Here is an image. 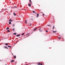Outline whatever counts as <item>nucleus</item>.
I'll return each mask as SVG.
<instances>
[{
    "mask_svg": "<svg viewBox=\"0 0 65 65\" xmlns=\"http://www.w3.org/2000/svg\"><path fill=\"white\" fill-rule=\"evenodd\" d=\"M14 60H13L11 61V62H14Z\"/></svg>",
    "mask_w": 65,
    "mask_h": 65,
    "instance_id": "nucleus-3",
    "label": "nucleus"
},
{
    "mask_svg": "<svg viewBox=\"0 0 65 65\" xmlns=\"http://www.w3.org/2000/svg\"><path fill=\"white\" fill-rule=\"evenodd\" d=\"M27 35H29V34H27Z\"/></svg>",
    "mask_w": 65,
    "mask_h": 65,
    "instance_id": "nucleus-33",
    "label": "nucleus"
},
{
    "mask_svg": "<svg viewBox=\"0 0 65 65\" xmlns=\"http://www.w3.org/2000/svg\"><path fill=\"white\" fill-rule=\"evenodd\" d=\"M32 12H33V13H35V11H32Z\"/></svg>",
    "mask_w": 65,
    "mask_h": 65,
    "instance_id": "nucleus-21",
    "label": "nucleus"
},
{
    "mask_svg": "<svg viewBox=\"0 0 65 65\" xmlns=\"http://www.w3.org/2000/svg\"><path fill=\"white\" fill-rule=\"evenodd\" d=\"M47 26H51V25H48Z\"/></svg>",
    "mask_w": 65,
    "mask_h": 65,
    "instance_id": "nucleus-24",
    "label": "nucleus"
},
{
    "mask_svg": "<svg viewBox=\"0 0 65 65\" xmlns=\"http://www.w3.org/2000/svg\"><path fill=\"white\" fill-rule=\"evenodd\" d=\"M37 18H38V17H39V14H38V13L37 14Z\"/></svg>",
    "mask_w": 65,
    "mask_h": 65,
    "instance_id": "nucleus-2",
    "label": "nucleus"
},
{
    "mask_svg": "<svg viewBox=\"0 0 65 65\" xmlns=\"http://www.w3.org/2000/svg\"><path fill=\"white\" fill-rule=\"evenodd\" d=\"M25 35V34L23 33V34H22V36H23V35Z\"/></svg>",
    "mask_w": 65,
    "mask_h": 65,
    "instance_id": "nucleus-10",
    "label": "nucleus"
},
{
    "mask_svg": "<svg viewBox=\"0 0 65 65\" xmlns=\"http://www.w3.org/2000/svg\"><path fill=\"white\" fill-rule=\"evenodd\" d=\"M13 14L15 16V15H16V14L15 13H13Z\"/></svg>",
    "mask_w": 65,
    "mask_h": 65,
    "instance_id": "nucleus-6",
    "label": "nucleus"
},
{
    "mask_svg": "<svg viewBox=\"0 0 65 65\" xmlns=\"http://www.w3.org/2000/svg\"><path fill=\"white\" fill-rule=\"evenodd\" d=\"M12 30H13V31H14V28H13V29H12Z\"/></svg>",
    "mask_w": 65,
    "mask_h": 65,
    "instance_id": "nucleus-12",
    "label": "nucleus"
},
{
    "mask_svg": "<svg viewBox=\"0 0 65 65\" xmlns=\"http://www.w3.org/2000/svg\"><path fill=\"white\" fill-rule=\"evenodd\" d=\"M28 4V6H31V4Z\"/></svg>",
    "mask_w": 65,
    "mask_h": 65,
    "instance_id": "nucleus-7",
    "label": "nucleus"
},
{
    "mask_svg": "<svg viewBox=\"0 0 65 65\" xmlns=\"http://www.w3.org/2000/svg\"><path fill=\"white\" fill-rule=\"evenodd\" d=\"M8 47H11V46H8Z\"/></svg>",
    "mask_w": 65,
    "mask_h": 65,
    "instance_id": "nucleus-8",
    "label": "nucleus"
},
{
    "mask_svg": "<svg viewBox=\"0 0 65 65\" xmlns=\"http://www.w3.org/2000/svg\"><path fill=\"white\" fill-rule=\"evenodd\" d=\"M40 32H41L42 31V30H40Z\"/></svg>",
    "mask_w": 65,
    "mask_h": 65,
    "instance_id": "nucleus-30",
    "label": "nucleus"
},
{
    "mask_svg": "<svg viewBox=\"0 0 65 65\" xmlns=\"http://www.w3.org/2000/svg\"><path fill=\"white\" fill-rule=\"evenodd\" d=\"M17 37H19V36H20V34L18 35H16Z\"/></svg>",
    "mask_w": 65,
    "mask_h": 65,
    "instance_id": "nucleus-5",
    "label": "nucleus"
},
{
    "mask_svg": "<svg viewBox=\"0 0 65 65\" xmlns=\"http://www.w3.org/2000/svg\"><path fill=\"white\" fill-rule=\"evenodd\" d=\"M15 26V24H13V26L14 27Z\"/></svg>",
    "mask_w": 65,
    "mask_h": 65,
    "instance_id": "nucleus-20",
    "label": "nucleus"
},
{
    "mask_svg": "<svg viewBox=\"0 0 65 65\" xmlns=\"http://www.w3.org/2000/svg\"><path fill=\"white\" fill-rule=\"evenodd\" d=\"M31 0H29V2H31Z\"/></svg>",
    "mask_w": 65,
    "mask_h": 65,
    "instance_id": "nucleus-31",
    "label": "nucleus"
},
{
    "mask_svg": "<svg viewBox=\"0 0 65 65\" xmlns=\"http://www.w3.org/2000/svg\"><path fill=\"white\" fill-rule=\"evenodd\" d=\"M42 15H44V14H43Z\"/></svg>",
    "mask_w": 65,
    "mask_h": 65,
    "instance_id": "nucleus-29",
    "label": "nucleus"
},
{
    "mask_svg": "<svg viewBox=\"0 0 65 65\" xmlns=\"http://www.w3.org/2000/svg\"><path fill=\"white\" fill-rule=\"evenodd\" d=\"M54 28H55V26L54 25L53 27V29H54Z\"/></svg>",
    "mask_w": 65,
    "mask_h": 65,
    "instance_id": "nucleus-13",
    "label": "nucleus"
},
{
    "mask_svg": "<svg viewBox=\"0 0 65 65\" xmlns=\"http://www.w3.org/2000/svg\"><path fill=\"white\" fill-rule=\"evenodd\" d=\"M61 38H58L59 39H61Z\"/></svg>",
    "mask_w": 65,
    "mask_h": 65,
    "instance_id": "nucleus-27",
    "label": "nucleus"
},
{
    "mask_svg": "<svg viewBox=\"0 0 65 65\" xmlns=\"http://www.w3.org/2000/svg\"><path fill=\"white\" fill-rule=\"evenodd\" d=\"M25 23H26V24H27V21H25Z\"/></svg>",
    "mask_w": 65,
    "mask_h": 65,
    "instance_id": "nucleus-17",
    "label": "nucleus"
},
{
    "mask_svg": "<svg viewBox=\"0 0 65 65\" xmlns=\"http://www.w3.org/2000/svg\"><path fill=\"white\" fill-rule=\"evenodd\" d=\"M45 31H46V32H48V31H47V30H45Z\"/></svg>",
    "mask_w": 65,
    "mask_h": 65,
    "instance_id": "nucleus-26",
    "label": "nucleus"
},
{
    "mask_svg": "<svg viewBox=\"0 0 65 65\" xmlns=\"http://www.w3.org/2000/svg\"><path fill=\"white\" fill-rule=\"evenodd\" d=\"M13 35H16L17 34V33H14L13 34Z\"/></svg>",
    "mask_w": 65,
    "mask_h": 65,
    "instance_id": "nucleus-16",
    "label": "nucleus"
},
{
    "mask_svg": "<svg viewBox=\"0 0 65 65\" xmlns=\"http://www.w3.org/2000/svg\"><path fill=\"white\" fill-rule=\"evenodd\" d=\"M53 33H56V31H53Z\"/></svg>",
    "mask_w": 65,
    "mask_h": 65,
    "instance_id": "nucleus-9",
    "label": "nucleus"
},
{
    "mask_svg": "<svg viewBox=\"0 0 65 65\" xmlns=\"http://www.w3.org/2000/svg\"><path fill=\"white\" fill-rule=\"evenodd\" d=\"M9 21H10V22H12V20L11 19H10L9 20Z\"/></svg>",
    "mask_w": 65,
    "mask_h": 65,
    "instance_id": "nucleus-4",
    "label": "nucleus"
},
{
    "mask_svg": "<svg viewBox=\"0 0 65 65\" xmlns=\"http://www.w3.org/2000/svg\"><path fill=\"white\" fill-rule=\"evenodd\" d=\"M14 58H16V56H14Z\"/></svg>",
    "mask_w": 65,
    "mask_h": 65,
    "instance_id": "nucleus-19",
    "label": "nucleus"
},
{
    "mask_svg": "<svg viewBox=\"0 0 65 65\" xmlns=\"http://www.w3.org/2000/svg\"><path fill=\"white\" fill-rule=\"evenodd\" d=\"M9 29V28L8 27L6 28V29L7 30H8V29Z\"/></svg>",
    "mask_w": 65,
    "mask_h": 65,
    "instance_id": "nucleus-15",
    "label": "nucleus"
},
{
    "mask_svg": "<svg viewBox=\"0 0 65 65\" xmlns=\"http://www.w3.org/2000/svg\"><path fill=\"white\" fill-rule=\"evenodd\" d=\"M29 25L30 26H31V23H30L29 24Z\"/></svg>",
    "mask_w": 65,
    "mask_h": 65,
    "instance_id": "nucleus-25",
    "label": "nucleus"
},
{
    "mask_svg": "<svg viewBox=\"0 0 65 65\" xmlns=\"http://www.w3.org/2000/svg\"><path fill=\"white\" fill-rule=\"evenodd\" d=\"M8 43H6L5 44L6 45H8Z\"/></svg>",
    "mask_w": 65,
    "mask_h": 65,
    "instance_id": "nucleus-11",
    "label": "nucleus"
},
{
    "mask_svg": "<svg viewBox=\"0 0 65 65\" xmlns=\"http://www.w3.org/2000/svg\"><path fill=\"white\" fill-rule=\"evenodd\" d=\"M15 7L16 8H17V7H16V6H15Z\"/></svg>",
    "mask_w": 65,
    "mask_h": 65,
    "instance_id": "nucleus-32",
    "label": "nucleus"
},
{
    "mask_svg": "<svg viewBox=\"0 0 65 65\" xmlns=\"http://www.w3.org/2000/svg\"><path fill=\"white\" fill-rule=\"evenodd\" d=\"M38 65H40V63H39L38 64Z\"/></svg>",
    "mask_w": 65,
    "mask_h": 65,
    "instance_id": "nucleus-23",
    "label": "nucleus"
},
{
    "mask_svg": "<svg viewBox=\"0 0 65 65\" xmlns=\"http://www.w3.org/2000/svg\"><path fill=\"white\" fill-rule=\"evenodd\" d=\"M40 65H42V63H40Z\"/></svg>",
    "mask_w": 65,
    "mask_h": 65,
    "instance_id": "nucleus-28",
    "label": "nucleus"
},
{
    "mask_svg": "<svg viewBox=\"0 0 65 65\" xmlns=\"http://www.w3.org/2000/svg\"><path fill=\"white\" fill-rule=\"evenodd\" d=\"M40 30V29H39V30Z\"/></svg>",
    "mask_w": 65,
    "mask_h": 65,
    "instance_id": "nucleus-34",
    "label": "nucleus"
},
{
    "mask_svg": "<svg viewBox=\"0 0 65 65\" xmlns=\"http://www.w3.org/2000/svg\"><path fill=\"white\" fill-rule=\"evenodd\" d=\"M9 24H11V22H9Z\"/></svg>",
    "mask_w": 65,
    "mask_h": 65,
    "instance_id": "nucleus-14",
    "label": "nucleus"
},
{
    "mask_svg": "<svg viewBox=\"0 0 65 65\" xmlns=\"http://www.w3.org/2000/svg\"><path fill=\"white\" fill-rule=\"evenodd\" d=\"M8 32H10V30H8Z\"/></svg>",
    "mask_w": 65,
    "mask_h": 65,
    "instance_id": "nucleus-22",
    "label": "nucleus"
},
{
    "mask_svg": "<svg viewBox=\"0 0 65 65\" xmlns=\"http://www.w3.org/2000/svg\"><path fill=\"white\" fill-rule=\"evenodd\" d=\"M36 29H37L36 28H35V29L33 30V31H35V30H36Z\"/></svg>",
    "mask_w": 65,
    "mask_h": 65,
    "instance_id": "nucleus-18",
    "label": "nucleus"
},
{
    "mask_svg": "<svg viewBox=\"0 0 65 65\" xmlns=\"http://www.w3.org/2000/svg\"><path fill=\"white\" fill-rule=\"evenodd\" d=\"M0 61H1V60H0Z\"/></svg>",
    "mask_w": 65,
    "mask_h": 65,
    "instance_id": "nucleus-35",
    "label": "nucleus"
},
{
    "mask_svg": "<svg viewBox=\"0 0 65 65\" xmlns=\"http://www.w3.org/2000/svg\"><path fill=\"white\" fill-rule=\"evenodd\" d=\"M4 48H5L8 49V48H7V47L6 46H4Z\"/></svg>",
    "mask_w": 65,
    "mask_h": 65,
    "instance_id": "nucleus-1",
    "label": "nucleus"
}]
</instances>
